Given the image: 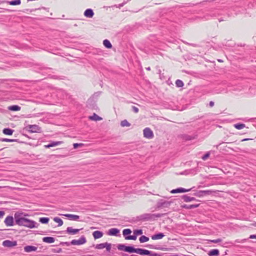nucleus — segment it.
Wrapping results in <instances>:
<instances>
[{
	"mask_svg": "<svg viewBox=\"0 0 256 256\" xmlns=\"http://www.w3.org/2000/svg\"><path fill=\"white\" fill-rule=\"evenodd\" d=\"M27 215L22 212H16L14 214L16 224L20 226H24L30 228H36L37 223L36 222L22 216Z\"/></svg>",
	"mask_w": 256,
	"mask_h": 256,
	"instance_id": "1",
	"label": "nucleus"
},
{
	"mask_svg": "<svg viewBox=\"0 0 256 256\" xmlns=\"http://www.w3.org/2000/svg\"><path fill=\"white\" fill-rule=\"evenodd\" d=\"M117 248L119 250H122L129 253H136L144 256L150 253V250L141 248H135L132 246H126L124 244H118Z\"/></svg>",
	"mask_w": 256,
	"mask_h": 256,
	"instance_id": "2",
	"label": "nucleus"
},
{
	"mask_svg": "<svg viewBox=\"0 0 256 256\" xmlns=\"http://www.w3.org/2000/svg\"><path fill=\"white\" fill-rule=\"evenodd\" d=\"M163 216V214H143L142 216V218L144 220H154L156 218H160Z\"/></svg>",
	"mask_w": 256,
	"mask_h": 256,
	"instance_id": "3",
	"label": "nucleus"
},
{
	"mask_svg": "<svg viewBox=\"0 0 256 256\" xmlns=\"http://www.w3.org/2000/svg\"><path fill=\"white\" fill-rule=\"evenodd\" d=\"M171 203V201H167L160 200L158 202L156 205L158 208H168L170 206Z\"/></svg>",
	"mask_w": 256,
	"mask_h": 256,
	"instance_id": "4",
	"label": "nucleus"
},
{
	"mask_svg": "<svg viewBox=\"0 0 256 256\" xmlns=\"http://www.w3.org/2000/svg\"><path fill=\"white\" fill-rule=\"evenodd\" d=\"M86 242V240L84 236H82L78 240H73L71 241L72 245H82Z\"/></svg>",
	"mask_w": 256,
	"mask_h": 256,
	"instance_id": "5",
	"label": "nucleus"
},
{
	"mask_svg": "<svg viewBox=\"0 0 256 256\" xmlns=\"http://www.w3.org/2000/svg\"><path fill=\"white\" fill-rule=\"evenodd\" d=\"M144 136L146 138L151 139L154 137V134L151 129L149 128H145L144 130Z\"/></svg>",
	"mask_w": 256,
	"mask_h": 256,
	"instance_id": "6",
	"label": "nucleus"
},
{
	"mask_svg": "<svg viewBox=\"0 0 256 256\" xmlns=\"http://www.w3.org/2000/svg\"><path fill=\"white\" fill-rule=\"evenodd\" d=\"M219 14L218 13V12L216 10H214L206 14L204 16V17L202 18V19L204 20H208L211 18L217 16Z\"/></svg>",
	"mask_w": 256,
	"mask_h": 256,
	"instance_id": "7",
	"label": "nucleus"
},
{
	"mask_svg": "<svg viewBox=\"0 0 256 256\" xmlns=\"http://www.w3.org/2000/svg\"><path fill=\"white\" fill-rule=\"evenodd\" d=\"M17 245L16 240L12 241L10 240H5L2 242V246L7 248H12Z\"/></svg>",
	"mask_w": 256,
	"mask_h": 256,
	"instance_id": "8",
	"label": "nucleus"
},
{
	"mask_svg": "<svg viewBox=\"0 0 256 256\" xmlns=\"http://www.w3.org/2000/svg\"><path fill=\"white\" fill-rule=\"evenodd\" d=\"M27 128L29 132H40L41 131V128L38 125H28Z\"/></svg>",
	"mask_w": 256,
	"mask_h": 256,
	"instance_id": "9",
	"label": "nucleus"
},
{
	"mask_svg": "<svg viewBox=\"0 0 256 256\" xmlns=\"http://www.w3.org/2000/svg\"><path fill=\"white\" fill-rule=\"evenodd\" d=\"M212 193L210 190H199L194 194V196L198 197H202L206 195H210Z\"/></svg>",
	"mask_w": 256,
	"mask_h": 256,
	"instance_id": "10",
	"label": "nucleus"
},
{
	"mask_svg": "<svg viewBox=\"0 0 256 256\" xmlns=\"http://www.w3.org/2000/svg\"><path fill=\"white\" fill-rule=\"evenodd\" d=\"M4 224L6 226H12L14 224V218L11 216H8L6 217L4 221Z\"/></svg>",
	"mask_w": 256,
	"mask_h": 256,
	"instance_id": "11",
	"label": "nucleus"
},
{
	"mask_svg": "<svg viewBox=\"0 0 256 256\" xmlns=\"http://www.w3.org/2000/svg\"><path fill=\"white\" fill-rule=\"evenodd\" d=\"M120 230L116 228H112L110 229L108 232L109 236H118L119 235Z\"/></svg>",
	"mask_w": 256,
	"mask_h": 256,
	"instance_id": "12",
	"label": "nucleus"
},
{
	"mask_svg": "<svg viewBox=\"0 0 256 256\" xmlns=\"http://www.w3.org/2000/svg\"><path fill=\"white\" fill-rule=\"evenodd\" d=\"M81 229H75L72 227H68L66 232L70 234H76L78 233Z\"/></svg>",
	"mask_w": 256,
	"mask_h": 256,
	"instance_id": "13",
	"label": "nucleus"
},
{
	"mask_svg": "<svg viewBox=\"0 0 256 256\" xmlns=\"http://www.w3.org/2000/svg\"><path fill=\"white\" fill-rule=\"evenodd\" d=\"M62 215L68 218L69 220H78L80 218V216L72 214H66Z\"/></svg>",
	"mask_w": 256,
	"mask_h": 256,
	"instance_id": "14",
	"label": "nucleus"
},
{
	"mask_svg": "<svg viewBox=\"0 0 256 256\" xmlns=\"http://www.w3.org/2000/svg\"><path fill=\"white\" fill-rule=\"evenodd\" d=\"M84 14L86 18H92L94 15V12L92 9L88 8L85 10Z\"/></svg>",
	"mask_w": 256,
	"mask_h": 256,
	"instance_id": "15",
	"label": "nucleus"
},
{
	"mask_svg": "<svg viewBox=\"0 0 256 256\" xmlns=\"http://www.w3.org/2000/svg\"><path fill=\"white\" fill-rule=\"evenodd\" d=\"M37 249V247L32 246H26L24 247V251L26 252L36 251Z\"/></svg>",
	"mask_w": 256,
	"mask_h": 256,
	"instance_id": "16",
	"label": "nucleus"
},
{
	"mask_svg": "<svg viewBox=\"0 0 256 256\" xmlns=\"http://www.w3.org/2000/svg\"><path fill=\"white\" fill-rule=\"evenodd\" d=\"M190 189H185L184 188H180L171 190L170 192L172 194L180 193L189 192Z\"/></svg>",
	"mask_w": 256,
	"mask_h": 256,
	"instance_id": "17",
	"label": "nucleus"
},
{
	"mask_svg": "<svg viewBox=\"0 0 256 256\" xmlns=\"http://www.w3.org/2000/svg\"><path fill=\"white\" fill-rule=\"evenodd\" d=\"M62 143V141H58V142H51L50 143L47 145L44 146V147L46 148H50L51 147L56 146H58Z\"/></svg>",
	"mask_w": 256,
	"mask_h": 256,
	"instance_id": "18",
	"label": "nucleus"
},
{
	"mask_svg": "<svg viewBox=\"0 0 256 256\" xmlns=\"http://www.w3.org/2000/svg\"><path fill=\"white\" fill-rule=\"evenodd\" d=\"M92 236L94 239L100 238L102 236L103 232L101 231L96 230L92 232Z\"/></svg>",
	"mask_w": 256,
	"mask_h": 256,
	"instance_id": "19",
	"label": "nucleus"
},
{
	"mask_svg": "<svg viewBox=\"0 0 256 256\" xmlns=\"http://www.w3.org/2000/svg\"><path fill=\"white\" fill-rule=\"evenodd\" d=\"M164 236V235L163 233H158L157 234H155L154 235H152L151 236V238L152 240H160L163 238Z\"/></svg>",
	"mask_w": 256,
	"mask_h": 256,
	"instance_id": "20",
	"label": "nucleus"
},
{
	"mask_svg": "<svg viewBox=\"0 0 256 256\" xmlns=\"http://www.w3.org/2000/svg\"><path fill=\"white\" fill-rule=\"evenodd\" d=\"M54 240H55V239L53 237L46 236V237H44L42 238V241L44 242H46V243H49V244L54 242Z\"/></svg>",
	"mask_w": 256,
	"mask_h": 256,
	"instance_id": "21",
	"label": "nucleus"
},
{
	"mask_svg": "<svg viewBox=\"0 0 256 256\" xmlns=\"http://www.w3.org/2000/svg\"><path fill=\"white\" fill-rule=\"evenodd\" d=\"M208 254L210 256H218L220 254V252L218 249H213L209 251Z\"/></svg>",
	"mask_w": 256,
	"mask_h": 256,
	"instance_id": "22",
	"label": "nucleus"
},
{
	"mask_svg": "<svg viewBox=\"0 0 256 256\" xmlns=\"http://www.w3.org/2000/svg\"><path fill=\"white\" fill-rule=\"evenodd\" d=\"M89 118L90 120L94 121L100 120H102L101 117L99 116L95 113H94L92 116H89Z\"/></svg>",
	"mask_w": 256,
	"mask_h": 256,
	"instance_id": "23",
	"label": "nucleus"
},
{
	"mask_svg": "<svg viewBox=\"0 0 256 256\" xmlns=\"http://www.w3.org/2000/svg\"><path fill=\"white\" fill-rule=\"evenodd\" d=\"M182 199L185 202H188L196 200L194 197H191L188 195H184L182 196Z\"/></svg>",
	"mask_w": 256,
	"mask_h": 256,
	"instance_id": "24",
	"label": "nucleus"
},
{
	"mask_svg": "<svg viewBox=\"0 0 256 256\" xmlns=\"http://www.w3.org/2000/svg\"><path fill=\"white\" fill-rule=\"evenodd\" d=\"M200 204H184L182 206V208L186 209H192L194 208H198Z\"/></svg>",
	"mask_w": 256,
	"mask_h": 256,
	"instance_id": "25",
	"label": "nucleus"
},
{
	"mask_svg": "<svg viewBox=\"0 0 256 256\" xmlns=\"http://www.w3.org/2000/svg\"><path fill=\"white\" fill-rule=\"evenodd\" d=\"M146 246V248H148L150 249L159 250H163L162 248L160 246H156V245H153V244H147Z\"/></svg>",
	"mask_w": 256,
	"mask_h": 256,
	"instance_id": "26",
	"label": "nucleus"
},
{
	"mask_svg": "<svg viewBox=\"0 0 256 256\" xmlns=\"http://www.w3.org/2000/svg\"><path fill=\"white\" fill-rule=\"evenodd\" d=\"M14 130L10 128H5L3 130V133L6 135H12L13 134Z\"/></svg>",
	"mask_w": 256,
	"mask_h": 256,
	"instance_id": "27",
	"label": "nucleus"
},
{
	"mask_svg": "<svg viewBox=\"0 0 256 256\" xmlns=\"http://www.w3.org/2000/svg\"><path fill=\"white\" fill-rule=\"evenodd\" d=\"M8 109L12 111H18L20 110V107L18 105H13L10 106Z\"/></svg>",
	"mask_w": 256,
	"mask_h": 256,
	"instance_id": "28",
	"label": "nucleus"
},
{
	"mask_svg": "<svg viewBox=\"0 0 256 256\" xmlns=\"http://www.w3.org/2000/svg\"><path fill=\"white\" fill-rule=\"evenodd\" d=\"M103 44L104 46L108 48H112V45L111 43L108 40H104L103 41Z\"/></svg>",
	"mask_w": 256,
	"mask_h": 256,
	"instance_id": "29",
	"label": "nucleus"
},
{
	"mask_svg": "<svg viewBox=\"0 0 256 256\" xmlns=\"http://www.w3.org/2000/svg\"><path fill=\"white\" fill-rule=\"evenodd\" d=\"M248 90L250 95L252 96L256 95V86L250 87Z\"/></svg>",
	"mask_w": 256,
	"mask_h": 256,
	"instance_id": "30",
	"label": "nucleus"
},
{
	"mask_svg": "<svg viewBox=\"0 0 256 256\" xmlns=\"http://www.w3.org/2000/svg\"><path fill=\"white\" fill-rule=\"evenodd\" d=\"M54 220L58 223V226H62L63 224V221L61 218H60L58 217H55L54 218Z\"/></svg>",
	"mask_w": 256,
	"mask_h": 256,
	"instance_id": "31",
	"label": "nucleus"
},
{
	"mask_svg": "<svg viewBox=\"0 0 256 256\" xmlns=\"http://www.w3.org/2000/svg\"><path fill=\"white\" fill-rule=\"evenodd\" d=\"M120 126L122 127L130 126V124L127 120H124L121 121Z\"/></svg>",
	"mask_w": 256,
	"mask_h": 256,
	"instance_id": "32",
	"label": "nucleus"
},
{
	"mask_svg": "<svg viewBox=\"0 0 256 256\" xmlns=\"http://www.w3.org/2000/svg\"><path fill=\"white\" fill-rule=\"evenodd\" d=\"M139 240L140 243H143L148 241L149 238L145 236H142L140 238Z\"/></svg>",
	"mask_w": 256,
	"mask_h": 256,
	"instance_id": "33",
	"label": "nucleus"
},
{
	"mask_svg": "<svg viewBox=\"0 0 256 256\" xmlns=\"http://www.w3.org/2000/svg\"><path fill=\"white\" fill-rule=\"evenodd\" d=\"M245 124H234V127L238 130H242L245 127Z\"/></svg>",
	"mask_w": 256,
	"mask_h": 256,
	"instance_id": "34",
	"label": "nucleus"
},
{
	"mask_svg": "<svg viewBox=\"0 0 256 256\" xmlns=\"http://www.w3.org/2000/svg\"><path fill=\"white\" fill-rule=\"evenodd\" d=\"M49 221V218L46 217H42L40 218L39 222L42 224H48Z\"/></svg>",
	"mask_w": 256,
	"mask_h": 256,
	"instance_id": "35",
	"label": "nucleus"
},
{
	"mask_svg": "<svg viewBox=\"0 0 256 256\" xmlns=\"http://www.w3.org/2000/svg\"><path fill=\"white\" fill-rule=\"evenodd\" d=\"M20 0H14L8 2V4L10 5L15 6L20 4Z\"/></svg>",
	"mask_w": 256,
	"mask_h": 256,
	"instance_id": "36",
	"label": "nucleus"
},
{
	"mask_svg": "<svg viewBox=\"0 0 256 256\" xmlns=\"http://www.w3.org/2000/svg\"><path fill=\"white\" fill-rule=\"evenodd\" d=\"M132 232V231L129 228L124 229L122 231V234L124 238L126 236H128V235L130 234Z\"/></svg>",
	"mask_w": 256,
	"mask_h": 256,
	"instance_id": "37",
	"label": "nucleus"
},
{
	"mask_svg": "<svg viewBox=\"0 0 256 256\" xmlns=\"http://www.w3.org/2000/svg\"><path fill=\"white\" fill-rule=\"evenodd\" d=\"M176 85L178 88H182L184 86V84L182 80H177L176 82Z\"/></svg>",
	"mask_w": 256,
	"mask_h": 256,
	"instance_id": "38",
	"label": "nucleus"
},
{
	"mask_svg": "<svg viewBox=\"0 0 256 256\" xmlns=\"http://www.w3.org/2000/svg\"><path fill=\"white\" fill-rule=\"evenodd\" d=\"M137 236L135 234H134L132 236H126L125 237V239L126 240H136Z\"/></svg>",
	"mask_w": 256,
	"mask_h": 256,
	"instance_id": "39",
	"label": "nucleus"
},
{
	"mask_svg": "<svg viewBox=\"0 0 256 256\" xmlns=\"http://www.w3.org/2000/svg\"><path fill=\"white\" fill-rule=\"evenodd\" d=\"M104 248H105L104 243L97 244L95 246V248L96 249H98V250L103 249Z\"/></svg>",
	"mask_w": 256,
	"mask_h": 256,
	"instance_id": "40",
	"label": "nucleus"
},
{
	"mask_svg": "<svg viewBox=\"0 0 256 256\" xmlns=\"http://www.w3.org/2000/svg\"><path fill=\"white\" fill-rule=\"evenodd\" d=\"M104 246H105L104 248H106V251L110 252L111 250V246H112L111 244L108 243V242H105Z\"/></svg>",
	"mask_w": 256,
	"mask_h": 256,
	"instance_id": "41",
	"label": "nucleus"
},
{
	"mask_svg": "<svg viewBox=\"0 0 256 256\" xmlns=\"http://www.w3.org/2000/svg\"><path fill=\"white\" fill-rule=\"evenodd\" d=\"M133 232H134V234H135L136 235L138 236V235H141L142 234V230L141 229L135 230H134Z\"/></svg>",
	"mask_w": 256,
	"mask_h": 256,
	"instance_id": "42",
	"label": "nucleus"
},
{
	"mask_svg": "<svg viewBox=\"0 0 256 256\" xmlns=\"http://www.w3.org/2000/svg\"><path fill=\"white\" fill-rule=\"evenodd\" d=\"M71 244V242H62L60 243V246H70Z\"/></svg>",
	"mask_w": 256,
	"mask_h": 256,
	"instance_id": "43",
	"label": "nucleus"
},
{
	"mask_svg": "<svg viewBox=\"0 0 256 256\" xmlns=\"http://www.w3.org/2000/svg\"><path fill=\"white\" fill-rule=\"evenodd\" d=\"M1 140L2 142H12L16 141V140L9 139V138H2Z\"/></svg>",
	"mask_w": 256,
	"mask_h": 256,
	"instance_id": "44",
	"label": "nucleus"
},
{
	"mask_svg": "<svg viewBox=\"0 0 256 256\" xmlns=\"http://www.w3.org/2000/svg\"><path fill=\"white\" fill-rule=\"evenodd\" d=\"M222 241V240L221 238H217L216 240H210V242H211L215 243V244L221 242Z\"/></svg>",
	"mask_w": 256,
	"mask_h": 256,
	"instance_id": "45",
	"label": "nucleus"
},
{
	"mask_svg": "<svg viewBox=\"0 0 256 256\" xmlns=\"http://www.w3.org/2000/svg\"><path fill=\"white\" fill-rule=\"evenodd\" d=\"M150 253L149 254H148L149 256H160V254H158V253H156V252H152L150 250Z\"/></svg>",
	"mask_w": 256,
	"mask_h": 256,
	"instance_id": "46",
	"label": "nucleus"
},
{
	"mask_svg": "<svg viewBox=\"0 0 256 256\" xmlns=\"http://www.w3.org/2000/svg\"><path fill=\"white\" fill-rule=\"evenodd\" d=\"M84 145L83 144H82V143H80V144H78V143H75L73 144V146H74V148H78V146H82Z\"/></svg>",
	"mask_w": 256,
	"mask_h": 256,
	"instance_id": "47",
	"label": "nucleus"
},
{
	"mask_svg": "<svg viewBox=\"0 0 256 256\" xmlns=\"http://www.w3.org/2000/svg\"><path fill=\"white\" fill-rule=\"evenodd\" d=\"M210 156V153L207 152L202 156V159L204 160H206Z\"/></svg>",
	"mask_w": 256,
	"mask_h": 256,
	"instance_id": "48",
	"label": "nucleus"
},
{
	"mask_svg": "<svg viewBox=\"0 0 256 256\" xmlns=\"http://www.w3.org/2000/svg\"><path fill=\"white\" fill-rule=\"evenodd\" d=\"M132 110L135 113H138L139 110L138 108L135 106H132Z\"/></svg>",
	"mask_w": 256,
	"mask_h": 256,
	"instance_id": "49",
	"label": "nucleus"
},
{
	"mask_svg": "<svg viewBox=\"0 0 256 256\" xmlns=\"http://www.w3.org/2000/svg\"><path fill=\"white\" fill-rule=\"evenodd\" d=\"M195 138L194 136H186V140H192Z\"/></svg>",
	"mask_w": 256,
	"mask_h": 256,
	"instance_id": "50",
	"label": "nucleus"
},
{
	"mask_svg": "<svg viewBox=\"0 0 256 256\" xmlns=\"http://www.w3.org/2000/svg\"><path fill=\"white\" fill-rule=\"evenodd\" d=\"M4 214V211H0V218H2Z\"/></svg>",
	"mask_w": 256,
	"mask_h": 256,
	"instance_id": "51",
	"label": "nucleus"
},
{
	"mask_svg": "<svg viewBox=\"0 0 256 256\" xmlns=\"http://www.w3.org/2000/svg\"><path fill=\"white\" fill-rule=\"evenodd\" d=\"M55 252L58 253H60L62 252V250L61 248H58Z\"/></svg>",
	"mask_w": 256,
	"mask_h": 256,
	"instance_id": "52",
	"label": "nucleus"
},
{
	"mask_svg": "<svg viewBox=\"0 0 256 256\" xmlns=\"http://www.w3.org/2000/svg\"><path fill=\"white\" fill-rule=\"evenodd\" d=\"M124 4V3H122V4H120L118 6H117L116 7L117 8H120L121 7L123 6Z\"/></svg>",
	"mask_w": 256,
	"mask_h": 256,
	"instance_id": "53",
	"label": "nucleus"
},
{
	"mask_svg": "<svg viewBox=\"0 0 256 256\" xmlns=\"http://www.w3.org/2000/svg\"><path fill=\"white\" fill-rule=\"evenodd\" d=\"M209 105L210 107H212L214 106V102L212 101H210L209 103Z\"/></svg>",
	"mask_w": 256,
	"mask_h": 256,
	"instance_id": "54",
	"label": "nucleus"
},
{
	"mask_svg": "<svg viewBox=\"0 0 256 256\" xmlns=\"http://www.w3.org/2000/svg\"><path fill=\"white\" fill-rule=\"evenodd\" d=\"M250 238H256V234H252L250 236Z\"/></svg>",
	"mask_w": 256,
	"mask_h": 256,
	"instance_id": "55",
	"label": "nucleus"
},
{
	"mask_svg": "<svg viewBox=\"0 0 256 256\" xmlns=\"http://www.w3.org/2000/svg\"><path fill=\"white\" fill-rule=\"evenodd\" d=\"M146 69L148 70H150V67H148V68H146Z\"/></svg>",
	"mask_w": 256,
	"mask_h": 256,
	"instance_id": "56",
	"label": "nucleus"
},
{
	"mask_svg": "<svg viewBox=\"0 0 256 256\" xmlns=\"http://www.w3.org/2000/svg\"><path fill=\"white\" fill-rule=\"evenodd\" d=\"M130 256H138V255H136V254H132Z\"/></svg>",
	"mask_w": 256,
	"mask_h": 256,
	"instance_id": "57",
	"label": "nucleus"
},
{
	"mask_svg": "<svg viewBox=\"0 0 256 256\" xmlns=\"http://www.w3.org/2000/svg\"><path fill=\"white\" fill-rule=\"evenodd\" d=\"M222 20H222V19H220V20H219V22H222Z\"/></svg>",
	"mask_w": 256,
	"mask_h": 256,
	"instance_id": "58",
	"label": "nucleus"
},
{
	"mask_svg": "<svg viewBox=\"0 0 256 256\" xmlns=\"http://www.w3.org/2000/svg\"><path fill=\"white\" fill-rule=\"evenodd\" d=\"M254 226H256V224Z\"/></svg>",
	"mask_w": 256,
	"mask_h": 256,
	"instance_id": "59",
	"label": "nucleus"
}]
</instances>
